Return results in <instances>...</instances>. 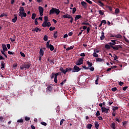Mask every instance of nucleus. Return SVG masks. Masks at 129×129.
<instances>
[{
    "label": "nucleus",
    "instance_id": "obj_1",
    "mask_svg": "<svg viewBox=\"0 0 129 129\" xmlns=\"http://www.w3.org/2000/svg\"><path fill=\"white\" fill-rule=\"evenodd\" d=\"M111 42H110L108 44H109L111 48H112L113 50H119L122 48L121 45H116V40H111Z\"/></svg>",
    "mask_w": 129,
    "mask_h": 129
},
{
    "label": "nucleus",
    "instance_id": "obj_2",
    "mask_svg": "<svg viewBox=\"0 0 129 129\" xmlns=\"http://www.w3.org/2000/svg\"><path fill=\"white\" fill-rule=\"evenodd\" d=\"M60 10L58 9H56L55 8H52L51 10L49 11V15H53L55 13L57 15L60 14Z\"/></svg>",
    "mask_w": 129,
    "mask_h": 129
},
{
    "label": "nucleus",
    "instance_id": "obj_3",
    "mask_svg": "<svg viewBox=\"0 0 129 129\" xmlns=\"http://www.w3.org/2000/svg\"><path fill=\"white\" fill-rule=\"evenodd\" d=\"M59 70L62 72L63 74H66L67 72H70L71 71L73 72V68L71 67H68L67 68H66V70L63 68V67H60Z\"/></svg>",
    "mask_w": 129,
    "mask_h": 129
},
{
    "label": "nucleus",
    "instance_id": "obj_4",
    "mask_svg": "<svg viewBox=\"0 0 129 129\" xmlns=\"http://www.w3.org/2000/svg\"><path fill=\"white\" fill-rule=\"evenodd\" d=\"M72 69V72H79L81 70V68H80V67L78 66L77 64H76Z\"/></svg>",
    "mask_w": 129,
    "mask_h": 129
},
{
    "label": "nucleus",
    "instance_id": "obj_5",
    "mask_svg": "<svg viewBox=\"0 0 129 129\" xmlns=\"http://www.w3.org/2000/svg\"><path fill=\"white\" fill-rule=\"evenodd\" d=\"M48 21V17H47V16H45L44 17V22H43L42 24L43 27H47Z\"/></svg>",
    "mask_w": 129,
    "mask_h": 129
},
{
    "label": "nucleus",
    "instance_id": "obj_6",
    "mask_svg": "<svg viewBox=\"0 0 129 129\" xmlns=\"http://www.w3.org/2000/svg\"><path fill=\"white\" fill-rule=\"evenodd\" d=\"M83 59L84 58H80L76 62V64H77V65H81L82 64H83Z\"/></svg>",
    "mask_w": 129,
    "mask_h": 129
},
{
    "label": "nucleus",
    "instance_id": "obj_7",
    "mask_svg": "<svg viewBox=\"0 0 129 129\" xmlns=\"http://www.w3.org/2000/svg\"><path fill=\"white\" fill-rule=\"evenodd\" d=\"M19 16H20V17H21V19H23V17L27 16V14L24 11V12H23L22 13V12H20L19 13Z\"/></svg>",
    "mask_w": 129,
    "mask_h": 129
},
{
    "label": "nucleus",
    "instance_id": "obj_8",
    "mask_svg": "<svg viewBox=\"0 0 129 129\" xmlns=\"http://www.w3.org/2000/svg\"><path fill=\"white\" fill-rule=\"evenodd\" d=\"M32 32H36L37 33H38V32H41V29H39V28L36 27L35 28V29H33L32 30Z\"/></svg>",
    "mask_w": 129,
    "mask_h": 129
},
{
    "label": "nucleus",
    "instance_id": "obj_9",
    "mask_svg": "<svg viewBox=\"0 0 129 129\" xmlns=\"http://www.w3.org/2000/svg\"><path fill=\"white\" fill-rule=\"evenodd\" d=\"M18 20V16L17 15H14V19H12V21L13 23H16Z\"/></svg>",
    "mask_w": 129,
    "mask_h": 129
},
{
    "label": "nucleus",
    "instance_id": "obj_10",
    "mask_svg": "<svg viewBox=\"0 0 129 129\" xmlns=\"http://www.w3.org/2000/svg\"><path fill=\"white\" fill-rule=\"evenodd\" d=\"M101 110L102 112H106V113H107L108 110H109V108L108 109H106V108H101Z\"/></svg>",
    "mask_w": 129,
    "mask_h": 129
},
{
    "label": "nucleus",
    "instance_id": "obj_11",
    "mask_svg": "<svg viewBox=\"0 0 129 129\" xmlns=\"http://www.w3.org/2000/svg\"><path fill=\"white\" fill-rule=\"evenodd\" d=\"M2 48L3 49V50L4 51V53L5 52H6V51H8V48H7V46L5 44H2Z\"/></svg>",
    "mask_w": 129,
    "mask_h": 129
},
{
    "label": "nucleus",
    "instance_id": "obj_12",
    "mask_svg": "<svg viewBox=\"0 0 129 129\" xmlns=\"http://www.w3.org/2000/svg\"><path fill=\"white\" fill-rule=\"evenodd\" d=\"M81 18H82V16H81V15H77V16L75 17V21H78V20L81 19Z\"/></svg>",
    "mask_w": 129,
    "mask_h": 129
},
{
    "label": "nucleus",
    "instance_id": "obj_13",
    "mask_svg": "<svg viewBox=\"0 0 129 129\" xmlns=\"http://www.w3.org/2000/svg\"><path fill=\"white\" fill-rule=\"evenodd\" d=\"M57 75H58L57 73H56L55 74L54 73V81L55 83H57Z\"/></svg>",
    "mask_w": 129,
    "mask_h": 129
},
{
    "label": "nucleus",
    "instance_id": "obj_14",
    "mask_svg": "<svg viewBox=\"0 0 129 129\" xmlns=\"http://www.w3.org/2000/svg\"><path fill=\"white\" fill-rule=\"evenodd\" d=\"M62 17L67 19H70V18H71V15H69V14H67L66 15H63Z\"/></svg>",
    "mask_w": 129,
    "mask_h": 129
},
{
    "label": "nucleus",
    "instance_id": "obj_15",
    "mask_svg": "<svg viewBox=\"0 0 129 129\" xmlns=\"http://www.w3.org/2000/svg\"><path fill=\"white\" fill-rule=\"evenodd\" d=\"M81 5L84 7L85 9L87 8V3H85V2H81Z\"/></svg>",
    "mask_w": 129,
    "mask_h": 129
},
{
    "label": "nucleus",
    "instance_id": "obj_16",
    "mask_svg": "<svg viewBox=\"0 0 129 129\" xmlns=\"http://www.w3.org/2000/svg\"><path fill=\"white\" fill-rule=\"evenodd\" d=\"M96 62H102V61H104V59H102V58H100V57H98V58H96Z\"/></svg>",
    "mask_w": 129,
    "mask_h": 129
},
{
    "label": "nucleus",
    "instance_id": "obj_17",
    "mask_svg": "<svg viewBox=\"0 0 129 129\" xmlns=\"http://www.w3.org/2000/svg\"><path fill=\"white\" fill-rule=\"evenodd\" d=\"M105 38V33L104 32H102L101 33V36H100L101 40H104Z\"/></svg>",
    "mask_w": 129,
    "mask_h": 129
},
{
    "label": "nucleus",
    "instance_id": "obj_18",
    "mask_svg": "<svg viewBox=\"0 0 129 129\" xmlns=\"http://www.w3.org/2000/svg\"><path fill=\"white\" fill-rule=\"evenodd\" d=\"M39 54H40V55H41V57L44 55V50H43V49H42V48H41V49L40 50Z\"/></svg>",
    "mask_w": 129,
    "mask_h": 129
},
{
    "label": "nucleus",
    "instance_id": "obj_19",
    "mask_svg": "<svg viewBox=\"0 0 129 129\" xmlns=\"http://www.w3.org/2000/svg\"><path fill=\"white\" fill-rule=\"evenodd\" d=\"M23 122L24 120H23V119H19V120H18L17 121L18 123L20 124L21 125H22Z\"/></svg>",
    "mask_w": 129,
    "mask_h": 129
},
{
    "label": "nucleus",
    "instance_id": "obj_20",
    "mask_svg": "<svg viewBox=\"0 0 129 129\" xmlns=\"http://www.w3.org/2000/svg\"><path fill=\"white\" fill-rule=\"evenodd\" d=\"M99 127V124H98V122H97V121H96L95 122V127L96 128V129H98Z\"/></svg>",
    "mask_w": 129,
    "mask_h": 129
},
{
    "label": "nucleus",
    "instance_id": "obj_21",
    "mask_svg": "<svg viewBox=\"0 0 129 129\" xmlns=\"http://www.w3.org/2000/svg\"><path fill=\"white\" fill-rule=\"evenodd\" d=\"M87 63L88 65L89 68V67H90L91 68V66H92L93 65V63L90 62V61H87Z\"/></svg>",
    "mask_w": 129,
    "mask_h": 129
},
{
    "label": "nucleus",
    "instance_id": "obj_22",
    "mask_svg": "<svg viewBox=\"0 0 129 129\" xmlns=\"http://www.w3.org/2000/svg\"><path fill=\"white\" fill-rule=\"evenodd\" d=\"M49 49H50V51H53V50H54V46H53V45H51V44H50Z\"/></svg>",
    "mask_w": 129,
    "mask_h": 129
},
{
    "label": "nucleus",
    "instance_id": "obj_23",
    "mask_svg": "<svg viewBox=\"0 0 129 129\" xmlns=\"http://www.w3.org/2000/svg\"><path fill=\"white\" fill-rule=\"evenodd\" d=\"M57 33H58L57 31H54V34L53 35V37L55 39L56 38H57V36H58L57 35Z\"/></svg>",
    "mask_w": 129,
    "mask_h": 129
},
{
    "label": "nucleus",
    "instance_id": "obj_24",
    "mask_svg": "<svg viewBox=\"0 0 129 129\" xmlns=\"http://www.w3.org/2000/svg\"><path fill=\"white\" fill-rule=\"evenodd\" d=\"M24 67L25 69H27V68H30V64H24Z\"/></svg>",
    "mask_w": 129,
    "mask_h": 129
},
{
    "label": "nucleus",
    "instance_id": "obj_25",
    "mask_svg": "<svg viewBox=\"0 0 129 129\" xmlns=\"http://www.w3.org/2000/svg\"><path fill=\"white\" fill-rule=\"evenodd\" d=\"M109 45H108V44H106V45H105V48L106 49H110L111 46L110 44H109Z\"/></svg>",
    "mask_w": 129,
    "mask_h": 129
},
{
    "label": "nucleus",
    "instance_id": "obj_26",
    "mask_svg": "<svg viewBox=\"0 0 129 129\" xmlns=\"http://www.w3.org/2000/svg\"><path fill=\"white\" fill-rule=\"evenodd\" d=\"M5 63L4 62V61H2L1 63V69H3V68H5Z\"/></svg>",
    "mask_w": 129,
    "mask_h": 129
},
{
    "label": "nucleus",
    "instance_id": "obj_27",
    "mask_svg": "<svg viewBox=\"0 0 129 129\" xmlns=\"http://www.w3.org/2000/svg\"><path fill=\"white\" fill-rule=\"evenodd\" d=\"M11 42H15L16 41V36H13L12 38H10Z\"/></svg>",
    "mask_w": 129,
    "mask_h": 129
},
{
    "label": "nucleus",
    "instance_id": "obj_28",
    "mask_svg": "<svg viewBox=\"0 0 129 129\" xmlns=\"http://www.w3.org/2000/svg\"><path fill=\"white\" fill-rule=\"evenodd\" d=\"M52 88L53 87L51 85H48V86H47V89L49 91H51Z\"/></svg>",
    "mask_w": 129,
    "mask_h": 129
},
{
    "label": "nucleus",
    "instance_id": "obj_29",
    "mask_svg": "<svg viewBox=\"0 0 129 129\" xmlns=\"http://www.w3.org/2000/svg\"><path fill=\"white\" fill-rule=\"evenodd\" d=\"M93 56L94 57H98V54L97 53V52L94 51V53H93Z\"/></svg>",
    "mask_w": 129,
    "mask_h": 129
},
{
    "label": "nucleus",
    "instance_id": "obj_30",
    "mask_svg": "<svg viewBox=\"0 0 129 129\" xmlns=\"http://www.w3.org/2000/svg\"><path fill=\"white\" fill-rule=\"evenodd\" d=\"M106 9H108L110 12H112V7H110V6H106Z\"/></svg>",
    "mask_w": 129,
    "mask_h": 129
},
{
    "label": "nucleus",
    "instance_id": "obj_31",
    "mask_svg": "<svg viewBox=\"0 0 129 129\" xmlns=\"http://www.w3.org/2000/svg\"><path fill=\"white\" fill-rule=\"evenodd\" d=\"M98 4H100V6H101V7H104V4L101 2V1H98Z\"/></svg>",
    "mask_w": 129,
    "mask_h": 129
},
{
    "label": "nucleus",
    "instance_id": "obj_32",
    "mask_svg": "<svg viewBox=\"0 0 129 129\" xmlns=\"http://www.w3.org/2000/svg\"><path fill=\"white\" fill-rule=\"evenodd\" d=\"M1 52L4 55V56L6 57V58H8V56L7 55V54H6V53H5V51H4V50H1Z\"/></svg>",
    "mask_w": 129,
    "mask_h": 129
},
{
    "label": "nucleus",
    "instance_id": "obj_33",
    "mask_svg": "<svg viewBox=\"0 0 129 129\" xmlns=\"http://www.w3.org/2000/svg\"><path fill=\"white\" fill-rule=\"evenodd\" d=\"M46 47L48 48H50V40L47 41L46 43Z\"/></svg>",
    "mask_w": 129,
    "mask_h": 129
},
{
    "label": "nucleus",
    "instance_id": "obj_34",
    "mask_svg": "<svg viewBox=\"0 0 129 129\" xmlns=\"http://www.w3.org/2000/svg\"><path fill=\"white\" fill-rule=\"evenodd\" d=\"M111 127L112 128V129H115V123H112Z\"/></svg>",
    "mask_w": 129,
    "mask_h": 129
},
{
    "label": "nucleus",
    "instance_id": "obj_35",
    "mask_svg": "<svg viewBox=\"0 0 129 129\" xmlns=\"http://www.w3.org/2000/svg\"><path fill=\"white\" fill-rule=\"evenodd\" d=\"M36 17V14H35V13L32 14V20H35Z\"/></svg>",
    "mask_w": 129,
    "mask_h": 129
},
{
    "label": "nucleus",
    "instance_id": "obj_36",
    "mask_svg": "<svg viewBox=\"0 0 129 129\" xmlns=\"http://www.w3.org/2000/svg\"><path fill=\"white\" fill-rule=\"evenodd\" d=\"M92 126L93 125L92 124H88L87 126V128H88V129H91Z\"/></svg>",
    "mask_w": 129,
    "mask_h": 129
},
{
    "label": "nucleus",
    "instance_id": "obj_37",
    "mask_svg": "<svg viewBox=\"0 0 129 129\" xmlns=\"http://www.w3.org/2000/svg\"><path fill=\"white\" fill-rule=\"evenodd\" d=\"M119 12H120L119 9L117 8V9H115V14L116 15H117V14H118L119 13Z\"/></svg>",
    "mask_w": 129,
    "mask_h": 129
},
{
    "label": "nucleus",
    "instance_id": "obj_38",
    "mask_svg": "<svg viewBox=\"0 0 129 129\" xmlns=\"http://www.w3.org/2000/svg\"><path fill=\"white\" fill-rule=\"evenodd\" d=\"M74 46H70V47H68V48H67L66 49L67 51H69V50H72V49H73Z\"/></svg>",
    "mask_w": 129,
    "mask_h": 129
},
{
    "label": "nucleus",
    "instance_id": "obj_39",
    "mask_svg": "<svg viewBox=\"0 0 129 129\" xmlns=\"http://www.w3.org/2000/svg\"><path fill=\"white\" fill-rule=\"evenodd\" d=\"M99 13L100 14V15H101V16H103V15H104V12H103V11H102L101 10H100L99 11Z\"/></svg>",
    "mask_w": 129,
    "mask_h": 129
},
{
    "label": "nucleus",
    "instance_id": "obj_40",
    "mask_svg": "<svg viewBox=\"0 0 129 129\" xmlns=\"http://www.w3.org/2000/svg\"><path fill=\"white\" fill-rule=\"evenodd\" d=\"M44 10L43 8H42V7H39V13L40 14L41 13V12H42V11Z\"/></svg>",
    "mask_w": 129,
    "mask_h": 129
},
{
    "label": "nucleus",
    "instance_id": "obj_41",
    "mask_svg": "<svg viewBox=\"0 0 129 129\" xmlns=\"http://www.w3.org/2000/svg\"><path fill=\"white\" fill-rule=\"evenodd\" d=\"M43 40H44V41H48V36H47L46 35H45L44 37H43Z\"/></svg>",
    "mask_w": 129,
    "mask_h": 129
},
{
    "label": "nucleus",
    "instance_id": "obj_42",
    "mask_svg": "<svg viewBox=\"0 0 129 129\" xmlns=\"http://www.w3.org/2000/svg\"><path fill=\"white\" fill-rule=\"evenodd\" d=\"M115 37L116 38H122V36L121 35H120V34H118L117 35H115Z\"/></svg>",
    "mask_w": 129,
    "mask_h": 129
},
{
    "label": "nucleus",
    "instance_id": "obj_43",
    "mask_svg": "<svg viewBox=\"0 0 129 129\" xmlns=\"http://www.w3.org/2000/svg\"><path fill=\"white\" fill-rule=\"evenodd\" d=\"M5 119H4V117L3 116H0V121L1 122H4Z\"/></svg>",
    "mask_w": 129,
    "mask_h": 129
},
{
    "label": "nucleus",
    "instance_id": "obj_44",
    "mask_svg": "<svg viewBox=\"0 0 129 129\" xmlns=\"http://www.w3.org/2000/svg\"><path fill=\"white\" fill-rule=\"evenodd\" d=\"M20 12H21V13H23L24 11V9L23 8V7H21L20 8V10H19Z\"/></svg>",
    "mask_w": 129,
    "mask_h": 129
},
{
    "label": "nucleus",
    "instance_id": "obj_45",
    "mask_svg": "<svg viewBox=\"0 0 129 129\" xmlns=\"http://www.w3.org/2000/svg\"><path fill=\"white\" fill-rule=\"evenodd\" d=\"M66 79H64V80H63V81H62V82L60 83V84L61 86H62V85H63V84H64V83H66Z\"/></svg>",
    "mask_w": 129,
    "mask_h": 129
},
{
    "label": "nucleus",
    "instance_id": "obj_46",
    "mask_svg": "<svg viewBox=\"0 0 129 129\" xmlns=\"http://www.w3.org/2000/svg\"><path fill=\"white\" fill-rule=\"evenodd\" d=\"M55 27H50L49 28V30L50 31H54L55 30Z\"/></svg>",
    "mask_w": 129,
    "mask_h": 129
},
{
    "label": "nucleus",
    "instance_id": "obj_47",
    "mask_svg": "<svg viewBox=\"0 0 129 129\" xmlns=\"http://www.w3.org/2000/svg\"><path fill=\"white\" fill-rule=\"evenodd\" d=\"M76 11H77L76 8H73L72 13L73 14H75Z\"/></svg>",
    "mask_w": 129,
    "mask_h": 129
},
{
    "label": "nucleus",
    "instance_id": "obj_48",
    "mask_svg": "<svg viewBox=\"0 0 129 129\" xmlns=\"http://www.w3.org/2000/svg\"><path fill=\"white\" fill-rule=\"evenodd\" d=\"M65 120L64 119H61V120H60V125H62L63 122H64Z\"/></svg>",
    "mask_w": 129,
    "mask_h": 129
},
{
    "label": "nucleus",
    "instance_id": "obj_49",
    "mask_svg": "<svg viewBox=\"0 0 129 129\" xmlns=\"http://www.w3.org/2000/svg\"><path fill=\"white\" fill-rule=\"evenodd\" d=\"M95 115H96V116H98V117L99 115H100V113L99 111H97V112H96Z\"/></svg>",
    "mask_w": 129,
    "mask_h": 129
},
{
    "label": "nucleus",
    "instance_id": "obj_50",
    "mask_svg": "<svg viewBox=\"0 0 129 129\" xmlns=\"http://www.w3.org/2000/svg\"><path fill=\"white\" fill-rule=\"evenodd\" d=\"M25 119L26 121H30V117H25Z\"/></svg>",
    "mask_w": 129,
    "mask_h": 129
},
{
    "label": "nucleus",
    "instance_id": "obj_51",
    "mask_svg": "<svg viewBox=\"0 0 129 129\" xmlns=\"http://www.w3.org/2000/svg\"><path fill=\"white\" fill-rule=\"evenodd\" d=\"M99 79V77H97L96 80H95V84H98V80Z\"/></svg>",
    "mask_w": 129,
    "mask_h": 129
},
{
    "label": "nucleus",
    "instance_id": "obj_52",
    "mask_svg": "<svg viewBox=\"0 0 129 129\" xmlns=\"http://www.w3.org/2000/svg\"><path fill=\"white\" fill-rule=\"evenodd\" d=\"M51 25V23L50 22L47 21V24L46 25V27H50Z\"/></svg>",
    "mask_w": 129,
    "mask_h": 129
},
{
    "label": "nucleus",
    "instance_id": "obj_53",
    "mask_svg": "<svg viewBox=\"0 0 129 129\" xmlns=\"http://www.w3.org/2000/svg\"><path fill=\"white\" fill-rule=\"evenodd\" d=\"M54 75H55V73L54 72H53L50 76L51 79H52L53 78H54Z\"/></svg>",
    "mask_w": 129,
    "mask_h": 129
},
{
    "label": "nucleus",
    "instance_id": "obj_54",
    "mask_svg": "<svg viewBox=\"0 0 129 129\" xmlns=\"http://www.w3.org/2000/svg\"><path fill=\"white\" fill-rule=\"evenodd\" d=\"M8 53L10 55H14V52H12L11 51H8Z\"/></svg>",
    "mask_w": 129,
    "mask_h": 129
},
{
    "label": "nucleus",
    "instance_id": "obj_55",
    "mask_svg": "<svg viewBox=\"0 0 129 129\" xmlns=\"http://www.w3.org/2000/svg\"><path fill=\"white\" fill-rule=\"evenodd\" d=\"M94 69H95L94 67H93V66H92H92H91V68H90V70H91V71H94Z\"/></svg>",
    "mask_w": 129,
    "mask_h": 129
},
{
    "label": "nucleus",
    "instance_id": "obj_56",
    "mask_svg": "<svg viewBox=\"0 0 129 129\" xmlns=\"http://www.w3.org/2000/svg\"><path fill=\"white\" fill-rule=\"evenodd\" d=\"M112 91H116V90H117V87H112Z\"/></svg>",
    "mask_w": 129,
    "mask_h": 129
},
{
    "label": "nucleus",
    "instance_id": "obj_57",
    "mask_svg": "<svg viewBox=\"0 0 129 129\" xmlns=\"http://www.w3.org/2000/svg\"><path fill=\"white\" fill-rule=\"evenodd\" d=\"M86 2H87V3H88V4H90V5H92V2H91V1L90 0H86Z\"/></svg>",
    "mask_w": 129,
    "mask_h": 129
},
{
    "label": "nucleus",
    "instance_id": "obj_58",
    "mask_svg": "<svg viewBox=\"0 0 129 129\" xmlns=\"http://www.w3.org/2000/svg\"><path fill=\"white\" fill-rule=\"evenodd\" d=\"M41 124L43 125V126H47V123H45V122H41Z\"/></svg>",
    "mask_w": 129,
    "mask_h": 129
},
{
    "label": "nucleus",
    "instance_id": "obj_59",
    "mask_svg": "<svg viewBox=\"0 0 129 129\" xmlns=\"http://www.w3.org/2000/svg\"><path fill=\"white\" fill-rule=\"evenodd\" d=\"M82 25H89L90 24H89V23L83 22V23H82Z\"/></svg>",
    "mask_w": 129,
    "mask_h": 129
},
{
    "label": "nucleus",
    "instance_id": "obj_60",
    "mask_svg": "<svg viewBox=\"0 0 129 129\" xmlns=\"http://www.w3.org/2000/svg\"><path fill=\"white\" fill-rule=\"evenodd\" d=\"M116 109H118V107H113L112 108V110H113V111H115V110H116Z\"/></svg>",
    "mask_w": 129,
    "mask_h": 129
},
{
    "label": "nucleus",
    "instance_id": "obj_61",
    "mask_svg": "<svg viewBox=\"0 0 129 129\" xmlns=\"http://www.w3.org/2000/svg\"><path fill=\"white\" fill-rule=\"evenodd\" d=\"M20 54H21V56H22L23 57H25V56H26L25 54H24V53H23V52H20Z\"/></svg>",
    "mask_w": 129,
    "mask_h": 129
},
{
    "label": "nucleus",
    "instance_id": "obj_62",
    "mask_svg": "<svg viewBox=\"0 0 129 129\" xmlns=\"http://www.w3.org/2000/svg\"><path fill=\"white\" fill-rule=\"evenodd\" d=\"M80 56H82L83 57L82 58H84V57L85 56V53H81V54H80Z\"/></svg>",
    "mask_w": 129,
    "mask_h": 129
},
{
    "label": "nucleus",
    "instance_id": "obj_63",
    "mask_svg": "<svg viewBox=\"0 0 129 129\" xmlns=\"http://www.w3.org/2000/svg\"><path fill=\"white\" fill-rule=\"evenodd\" d=\"M127 88H128V86H124V87H123V90H126Z\"/></svg>",
    "mask_w": 129,
    "mask_h": 129
},
{
    "label": "nucleus",
    "instance_id": "obj_64",
    "mask_svg": "<svg viewBox=\"0 0 129 129\" xmlns=\"http://www.w3.org/2000/svg\"><path fill=\"white\" fill-rule=\"evenodd\" d=\"M111 68H112V69H115V68H117V66H116V65H112V66H111Z\"/></svg>",
    "mask_w": 129,
    "mask_h": 129
}]
</instances>
